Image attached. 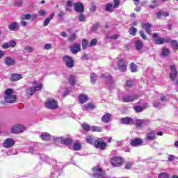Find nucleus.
<instances>
[{
    "label": "nucleus",
    "instance_id": "nucleus-17",
    "mask_svg": "<svg viewBox=\"0 0 178 178\" xmlns=\"http://www.w3.org/2000/svg\"><path fill=\"white\" fill-rule=\"evenodd\" d=\"M158 35H159V33H153L152 38H154V43L156 44V45H162L163 44V38H157Z\"/></svg>",
    "mask_w": 178,
    "mask_h": 178
},
{
    "label": "nucleus",
    "instance_id": "nucleus-53",
    "mask_svg": "<svg viewBox=\"0 0 178 178\" xmlns=\"http://www.w3.org/2000/svg\"><path fill=\"white\" fill-rule=\"evenodd\" d=\"M52 49V44L51 43H46L43 49H46L47 51H49V49Z\"/></svg>",
    "mask_w": 178,
    "mask_h": 178
},
{
    "label": "nucleus",
    "instance_id": "nucleus-21",
    "mask_svg": "<svg viewBox=\"0 0 178 178\" xmlns=\"http://www.w3.org/2000/svg\"><path fill=\"white\" fill-rule=\"evenodd\" d=\"M155 138H156V132L155 131H152L147 134L146 140L147 141H154Z\"/></svg>",
    "mask_w": 178,
    "mask_h": 178
},
{
    "label": "nucleus",
    "instance_id": "nucleus-43",
    "mask_svg": "<svg viewBox=\"0 0 178 178\" xmlns=\"http://www.w3.org/2000/svg\"><path fill=\"white\" fill-rule=\"evenodd\" d=\"M113 8V4H112L111 3H108L106 4L105 10L106 12H113V10H112Z\"/></svg>",
    "mask_w": 178,
    "mask_h": 178
},
{
    "label": "nucleus",
    "instance_id": "nucleus-31",
    "mask_svg": "<svg viewBox=\"0 0 178 178\" xmlns=\"http://www.w3.org/2000/svg\"><path fill=\"white\" fill-rule=\"evenodd\" d=\"M10 95H13V90L10 88L6 89L5 91L4 101H9L8 99H9Z\"/></svg>",
    "mask_w": 178,
    "mask_h": 178
},
{
    "label": "nucleus",
    "instance_id": "nucleus-4",
    "mask_svg": "<svg viewBox=\"0 0 178 178\" xmlns=\"http://www.w3.org/2000/svg\"><path fill=\"white\" fill-rule=\"evenodd\" d=\"M44 106L47 109H56L58 108V102L54 99H49L44 102Z\"/></svg>",
    "mask_w": 178,
    "mask_h": 178
},
{
    "label": "nucleus",
    "instance_id": "nucleus-63",
    "mask_svg": "<svg viewBox=\"0 0 178 178\" xmlns=\"http://www.w3.org/2000/svg\"><path fill=\"white\" fill-rule=\"evenodd\" d=\"M25 51H26L27 52L31 53L33 52V47H30V46H26L24 48Z\"/></svg>",
    "mask_w": 178,
    "mask_h": 178
},
{
    "label": "nucleus",
    "instance_id": "nucleus-41",
    "mask_svg": "<svg viewBox=\"0 0 178 178\" xmlns=\"http://www.w3.org/2000/svg\"><path fill=\"white\" fill-rule=\"evenodd\" d=\"M129 33L130 35L134 36V35H136V34H137V29L134 26H131L129 29Z\"/></svg>",
    "mask_w": 178,
    "mask_h": 178
},
{
    "label": "nucleus",
    "instance_id": "nucleus-47",
    "mask_svg": "<svg viewBox=\"0 0 178 178\" xmlns=\"http://www.w3.org/2000/svg\"><path fill=\"white\" fill-rule=\"evenodd\" d=\"M31 19V15L26 14L21 16V20H30Z\"/></svg>",
    "mask_w": 178,
    "mask_h": 178
},
{
    "label": "nucleus",
    "instance_id": "nucleus-38",
    "mask_svg": "<svg viewBox=\"0 0 178 178\" xmlns=\"http://www.w3.org/2000/svg\"><path fill=\"white\" fill-rule=\"evenodd\" d=\"M130 70L132 73H136V72L138 70L137 65H136L134 63H131L130 64Z\"/></svg>",
    "mask_w": 178,
    "mask_h": 178
},
{
    "label": "nucleus",
    "instance_id": "nucleus-14",
    "mask_svg": "<svg viewBox=\"0 0 178 178\" xmlns=\"http://www.w3.org/2000/svg\"><path fill=\"white\" fill-rule=\"evenodd\" d=\"M118 65V69L120 72H126V70H127V65L124 62V59L123 58L120 59Z\"/></svg>",
    "mask_w": 178,
    "mask_h": 178
},
{
    "label": "nucleus",
    "instance_id": "nucleus-54",
    "mask_svg": "<svg viewBox=\"0 0 178 178\" xmlns=\"http://www.w3.org/2000/svg\"><path fill=\"white\" fill-rule=\"evenodd\" d=\"M71 90H72L71 88H66L65 92L63 95V98H65V97H67V95H69V93L70 92Z\"/></svg>",
    "mask_w": 178,
    "mask_h": 178
},
{
    "label": "nucleus",
    "instance_id": "nucleus-29",
    "mask_svg": "<svg viewBox=\"0 0 178 178\" xmlns=\"http://www.w3.org/2000/svg\"><path fill=\"white\" fill-rule=\"evenodd\" d=\"M111 118H112L111 113H106L102 117V122L103 123H109L111 122Z\"/></svg>",
    "mask_w": 178,
    "mask_h": 178
},
{
    "label": "nucleus",
    "instance_id": "nucleus-52",
    "mask_svg": "<svg viewBox=\"0 0 178 178\" xmlns=\"http://www.w3.org/2000/svg\"><path fill=\"white\" fill-rule=\"evenodd\" d=\"M114 4L113 5V8L116 9L119 8V5H120V0H113Z\"/></svg>",
    "mask_w": 178,
    "mask_h": 178
},
{
    "label": "nucleus",
    "instance_id": "nucleus-5",
    "mask_svg": "<svg viewBox=\"0 0 178 178\" xmlns=\"http://www.w3.org/2000/svg\"><path fill=\"white\" fill-rule=\"evenodd\" d=\"M63 60L65 62L67 67L72 69L74 67V60L70 56H64L63 57Z\"/></svg>",
    "mask_w": 178,
    "mask_h": 178
},
{
    "label": "nucleus",
    "instance_id": "nucleus-15",
    "mask_svg": "<svg viewBox=\"0 0 178 178\" xmlns=\"http://www.w3.org/2000/svg\"><path fill=\"white\" fill-rule=\"evenodd\" d=\"M74 9L78 13H83L84 12V6L83 3L77 2L74 4Z\"/></svg>",
    "mask_w": 178,
    "mask_h": 178
},
{
    "label": "nucleus",
    "instance_id": "nucleus-22",
    "mask_svg": "<svg viewBox=\"0 0 178 178\" xmlns=\"http://www.w3.org/2000/svg\"><path fill=\"white\" fill-rule=\"evenodd\" d=\"M97 140V138L92 136H88L86 138V143H88V144H90L91 145H95Z\"/></svg>",
    "mask_w": 178,
    "mask_h": 178
},
{
    "label": "nucleus",
    "instance_id": "nucleus-10",
    "mask_svg": "<svg viewBox=\"0 0 178 178\" xmlns=\"http://www.w3.org/2000/svg\"><path fill=\"white\" fill-rule=\"evenodd\" d=\"M24 130V126L22 124H17L11 128V133H13V134H17L19 133H23Z\"/></svg>",
    "mask_w": 178,
    "mask_h": 178
},
{
    "label": "nucleus",
    "instance_id": "nucleus-61",
    "mask_svg": "<svg viewBox=\"0 0 178 178\" xmlns=\"http://www.w3.org/2000/svg\"><path fill=\"white\" fill-rule=\"evenodd\" d=\"M133 80H128V81H126V86H127V87H133Z\"/></svg>",
    "mask_w": 178,
    "mask_h": 178
},
{
    "label": "nucleus",
    "instance_id": "nucleus-1",
    "mask_svg": "<svg viewBox=\"0 0 178 178\" xmlns=\"http://www.w3.org/2000/svg\"><path fill=\"white\" fill-rule=\"evenodd\" d=\"M33 86L26 89V95L31 97L35 94L36 91H41L42 90V83H37L36 81L33 83ZM36 84V86H35Z\"/></svg>",
    "mask_w": 178,
    "mask_h": 178
},
{
    "label": "nucleus",
    "instance_id": "nucleus-48",
    "mask_svg": "<svg viewBox=\"0 0 178 178\" xmlns=\"http://www.w3.org/2000/svg\"><path fill=\"white\" fill-rule=\"evenodd\" d=\"M76 38H77L76 33H73L70 36L68 41H69V42H73L74 41L76 40Z\"/></svg>",
    "mask_w": 178,
    "mask_h": 178
},
{
    "label": "nucleus",
    "instance_id": "nucleus-45",
    "mask_svg": "<svg viewBox=\"0 0 178 178\" xmlns=\"http://www.w3.org/2000/svg\"><path fill=\"white\" fill-rule=\"evenodd\" d=\"M171 45L173 48V49H178V42L177 40H171Z\"/></svg>",
    "mask_w": 178,
    "mask_h": 178
},
{
    "label": "nucleus",
    "instance_id": "nucleus-26",
    "mask_svg": "<svg viewBox=\"0 0 178 178\" xmlns=\"http://www.w3.org/2000/svg\"><path fill=\"white\" fill-rule=\"evenodd\" d=\"M135 48L137 51H141L144 48V43L141 40H137L135 41Z\"/></svg>",
    "mask_w": 178,
    "mask_h": 178
},
{
    "label": "nucleus",
    "instance_id": "nucleus-59",
    "mask_svg": "<svg viewBox=\"0 0 178 178\" xmlns=\"http://www.w3.org/2000/svg\"><path fill=\"white\" fill-rule=\"evenodd\" d=\"M156 2H158L157 0L153 1V2H152L153 5H150L149 8H151V9H155V8H156V6H158V4L156 3Z\"/></svg>",
    "mask_w": 178,
    "mask_h": 178
},
{
    "label": "nucleus",
    "instance_id": "nucleus-49",
    "mask_svg": "<svg viewBox=\"0 0 178 178\" xmlns=\"http://www.w3.org/2000/svg\"><path fill=\"white\" fill-rule=\"evenodd\" d=\"M98 27H99V22L95 24L92 26H91V31H97L98 30Z\"/></svg>",
    "mask_w": 178,
    "mask_h": 178
},
{
    "label": "nucleus",
    "instance_id": "nucleus-33",
    "mask_svg": "<svg viewBox=\"0 0 178 178\" xmlns=\"http://www.w3.org/2000/svg\"><path fill=\"white\" fill-rule=\"evenodd\" d=\"M40 138H41L43 141H49V140H51V135L47 132H44L40 135Z\"/></svg>",
    "mask_w": 178,
    "mask_h": 178
},
{
    "label": "nucleus",
    "instance_id": "nucleus-19",
    "mask_svg": "<svg viewBox=\"0 0 178 178\" xmlns=\"http://www.w3.org/2000/svg\"><path fill=\"white\" fill-rule=\"evenodd\" d=\"M171 73L170 74V77L172 81H175L176 80V77H177V70H176V66L171 65Z\"/></svg>",
    "mask_w": 178,
    "mask_h": 178
},
{
    "label": "nucleus",
    "instance_id": "nucleus-3",
    "mask_svg": "<svg viewBox=\"0 0 178 178\" xmlns=\"http://www.w3.org/2000/svg\"><path fill=\"white\" fill-rule=\"evenodd\" d=\"M93 174L92 175V177L95 178H102L105 176V171L102 170V168L95 166L92 168Z\"/></svg>",
    "mask_w": 178,
    "mask_h": 178
},
{
    "label": "nucleus",
    "instance_id": "nucleus-27",
    "mask_svg": "<svg viewBox=\"0 0 178 178\" xmlns=\"http://www.w3.org/2000/svg\"><path fill=\"white\" fill-rule=\"evenodd\" d=\"M23 79V75L20 74H12L10 76L11 81H19Z\"/></svg>",
    "mask_w": 178,
    "mask_h": 178
},
{
    "label": "nucleus",
    "instance_id": "nucleus-23",
    "mask_svg": "<svg viewBox=\"0 0 178 178\" xmlns=\"http://www.w3.org/2000/svg\"><path fill=\"white\" fill-rule=\"evenodd\" d=\"M40 159L42 161H45V162H47V163H49V165H54L55 163V160L48 157L47 155L45 154H42L40 156Z\"/></svg>",
    "mask_w": 178,
    "mask_h": 178
},
{
    "label": "nucleus",
    "instance_id": "nucleus-40",
    "mask_svg": "<svg viewBox=\"0 0 178 178\" xmlns=\"http://www.w3.org/2000/svg\"><path fill=\"white\" fill-rule=\"evenodd\" d=\"M168 55H170V50L166 47H163L162 51V56L166 57L168 56Z\"/></svg>",
    "mask_w": 178,
    "mask_h": 178
},
{
    "label": "nucleus",
    "instance_id": "nucleus-8",
    "mask_svg": "<svg viewBox=\"0 0 178 178\" xmlns=\"http://www.w3.org/2000/svg\"><path fill=\"white\" fill-rule=\"evenodd\" d=\"M120 122L122 124H126L127 126L136 124V120L130 117L122 118Z\"/></svg>",
    "mask_w": 178,
    "mask_h": 178
},
{
    "label": "nucleus",
    "instance_id": "nucleus-2",
    "mask_svg": "<svg viewBox=\"0 0 178 178\" xmlns=\"http://www.w3.org/2000/svg\"><path fill=\"white\" fill-rule=\"evenodd\" d=\"M106 147H108V144L102 138H99L96 140V143L95 144V147L97 149H99L100 151H105L106 149Z\"/></svg>",
    "mask_w": 178,
    "mask_h": 178
},
{
    "label": "nucleus",
    "instance_id": "nucleus-44",
    "mask_svg": "<svg viewBox=\"0 0 178 178\" xmlns=\"http://www.w3.org/2000/svg\"><path fill=\"white\" fill-rule=\"evenodd\" d=\"M96 81H97V74H95V73H91L90 74V83H92V84H95Z\"/></svg>",
    "mask_w": 178,
    "mask_h": 178
},
{
    "label": "nucleus",
    "instance_id": "nucleus-34",
    "mask_svg": "<svg viewBox=\"0 0 178 178\" xmlns=\"http://www.w3.org/2000/svg\"><path fill=\"white\" fill-rule=\"evenodd\" d=\"M79 101L81 104H86V102L88 101V96L84 94L80 95L79 97Z\"/></svg>",
    "mask_w": 178,
    "mask_h": 178
},
{
    "label": "nucleus",
    "instance_id": "nucleus-60",
    "mask_svg": "<svg viewBox=\"0 0 178 178\" xmlns=\"http://www.w3.org/2000/svg\"><path fill=\"white\" fill-rule=\"evenodd\" d=\"M79 22H86V16L83 14H80L79 17Z\"/></svg>",
    "mask_w": 178,
    "mask_h": 178
},
{
    "label": "nucleus",
    "instance_id": "nucleus-46",
    "mask_svg": "<svg viewBox=\"0 0 178 178\" xmlns=\"http://www.w3.org/2000/svg\"><path fill=\"white\" fill-rule=\"evenodd\" d=\"M81 149V145L79 143L74 144V151H80Z\"/></svg>",
    "mask_w": 178,
    "mask_h": 178
},
{
    "label": "nucleus",
    "instance_id": "nucleus-6",
    "mask_svg": "<svg viewBox=\"0 0 178 178\" xmlns=\"http://www.w3.org/2000/svg\"><path fill=\"white\" fill-rule=\"evenodd\" d=\"M111 164L114 168H118L123 165V159L122 157H113L111 161Z\"/></svg>",
    "mask_w": 178,
    "mask_h": 178
},
{
    "label": "nucleus",
    "instance_id": "nucleus-51",
    "mask_svg": "<svg viewBox=\"0 0 178 178\" xmlns=\"http://www.w3.org/2000/svg\"><path fill=\"white\" fill-rule=\"evenodd\" d=\"M88 45V41L86 39H83V40H82V49H86Z\"/></svg>",
    "mask_w": 178,
    "mask_h": 178
},
{
    "label": "nucleus",
    "instance_id": "nucleus-12",
    "mask_svg": "<svg viewBox=\"0 0 178 178\" xmlns=\"http://www.w3.org/2000/svg\"><path fill=\"white\" fill-rule=\"evenodd\" d=\"M15 145V140L11 138H6L3 143V147L4 148H12Z\"/></svg>",
    "mask_w": 178,
    "mask_h": 178
},
{
    "label": "nucleus",
    "instance_id": "nucleus-9",
    "mask_svg": "<svg viewBox=\"0 0 178 178\" xmlns=\"http://www.w3.org/2000/svg\"><path fill=\"white\" fill-rule=\"evenodd\" d=\"M55 140L60 141V143H61V144H64V145H72V144L73 143V139L70 138L60 137L56 138Z\"/></svg>",
    "mask_w": 178,
    "mask_h": 178
},
{
    "label": "nucleus",
    "instance_id": "nucleus-18",
    "mask_svg": "<svg viewBox=\"0 0 178 178\" xmlns=\"http://www.w3.org/2000/svg\"><path fill=\"white\" fill-rule=\"evenodd\" d=\"M17 45L15 40H10L8 42H6L2 45L3 49H8V48H15Z\"/></svg>",
    "mask_w": 178,
    "mask_h": 178
},
{
    "label": "nucleus",
    "instance_id": "nucleus-39",
    "mask_svg": "<svg viewBox=\"0 0 178 178\" xmlns=\"http://www.w3.org/2000/svg\"><path fill=\"white\" fill-rule=\"evenodd\" d=\"M81 127L85 131H90L91 130V127L88 123L81 124Z\"/></svg>",
    "mask_w": 178,
    "mask_h": 178
},
{
    "label": "nucleus",
    "instance_id": "nucleus-28",
    "mask_svg": "<svg viewBox=\"0 0 178 178\" xmlns=\"http://www.w3.org/2000/svg\"><path fill=\"white\" fill-rule=\"evenodd\" d=\"M82 109L83 111H92V109H95V105L92 102H88L82 107Z\"/></svg>",
    "mask_w": 178,
    "mask_h": 178
},
{
    "label": "nucleus",
    "instance_id": "nucleus-56",
    "mask_svg": "<svg viewBox=\"0 0 178 178\" xmlns=\"http://www.w3.org/2000/svg\"><path fill=\"white\" fill-rule=\"evenodd\" d=\"M172 39L170 38H163V44H169V42H171Z\"/></svg>",
    "mask_w": 178,
    "mask_h": 178
},
{
    "label": "nucleus",
    "instance_id": "nucleus-55",
    "mask_svg": "<svg viewBox=\"0 0 178 178\" xmlns=\"http://www.w3.org/2000/svg\"><path fill=\"white\" fill-rule=\"evenodd\" d=\"M133 166L132 162H127L124 165V169H131V167Z\"/></svg>",
    "mask_w": 178,
    "mask_h": 178
},
{
    "label": "nucleus",
    "instance_id": "nucleus-16",
    "mask_svg": "<svg viewBox=\"0 0 178 178\" xmlns=\"http://www.w3.org/2000/svg\"><path fill=\"white\" fill-rule=\"evenodd\" d=\"M102 77L103 79H105L106 83H107V84H110L111 86L115 84V81H113V78L108 74H102Z\"/></svg>",
    "mask_w": 178,
    "mask_h": 178
},
{
    "label": "nucleus",
    "instance_id": "nucleus-32",
    "mask_svg": "<svg viewBox=\"0 0 178 178\" xmlns=\"http://www.w3.org/2000/svg\"><path fill=\"white\" fill-rule=\"evenodd\" d=\"M8 29L10 30V31H16L17 30H19V25L17 24V22H14L11 23L8 26Z\"/></svg>",
    "mask_w": 178,
    "mask_h": 178
},
{
    "label": "nucleus",
    "instance_id": "nucleus-37",
    "mask_svg": "<svg viewBox=\"0 0 178 178\" xmlns=\"http://www.w3.org/2000/svg\"><path fill=\"white\" fill-rule=\"evenodd\" d=\"M17 97L15 95H10L8 96V101H5L7 104H13L14 102H16Z\"/></svg>",
    "mask_w": 178,
    "mask_h": 178
},
{
    "label": "nucleus",
    "instance_id": "nucleus-20",
    "mask_svg": "<svg viewBox=\"0 0 178 178\" xmlns=\"http://www.w3.org/2000/svg\"><path fill=\"white\" fill-rule=\"evenodd\" d=\"M81 49V45L78 43H74V45L70 47V51L72 54H77V52H80Z\"/></svg>",
    "mask_w": 178,
    "mask_h": 178
},
{
    "label": "nucleus",
    "instance_id": "nucleus-30",
    "mask_svg": "<svg viewBox=\"0 0 178 178\" xmlns=\"http://www.w3.org/2000/svg\"><path fill=\"white\" fill-rule=\"evenodd\" d=\"M142 27L145 29L147 34H149V35H151V28L152 27V24L149 23H145L142 24Z\"/></svg>",
    "mask_w": 178,
    "mask_h": 178
},
{
    "label": "nucleus",
    "instance_id": "nucleus-58",
    "mask_svg": "<svg viewBox=\"0 0 178 178\" xmlns=\"http://www.w3.org/2000/svg\"><path fill=\"white\" fill-rule=\"evenodd\" d=\"M158 178H169V175L167 173H160Z\"/></svg>",
    "mask_w": 178,
    "mask_h": 178
},
{
    "label": "nucleus",
    "instance_id": "nucleus-36",
    "mask_svg": "<svg viewBox=\"0 0 178 178\" xmlns=\"http://www.w3.org/2000/svg\"><path fill=\"white\" fill-rule=\"evenodd\" d=\"M68 81L70 84V86H76V76L74 75H70L69 78H68Z\"/></svg>",
    "mask_w": 178,
    "mask_h": 178
},
{
    "label": "nucleus",
    "instance_id": "nucleus-50",
    "mask_svg": "<svg viewBox=\"0 0 178 178\" xmlns=\"http://www.w3.org/2000/svg\"><path fill=\"white\" fill-rule=\"evenodd\" d=\"M134 109L135 111V112H137L138 113L140 112H143V108L141 106H136L134 107Z\"/></svg>",
    "mask_w": 178,
    "mask_h": 178
},
{
    "label": "nucleus",
    "instance_id": "nucleus-25",
    "mask_svg": "<svg viewBox=\"0 0 178 178\" xmlns=\"http://www.w3.org/2000/svg\"><path fill=\"white\" fill-rule=\"evenodd\" d=\"M4 63L7 66H15V65H16V61L13 58L6 57L4 60Z\"/></svg>",
    "mask_w": 178,
    "mask_h": 178
},
{
    "label": "nucleus",
    "instance_id": "nucleus-11",
    "mask_svg": "<svg viewBox=\"0 0 178 178\" xmlns=\"http://www.w3.org/2000/svg\"><path fill=\"white\" fill-rule=\"evenodd\" d=\"M138 98V96L137 95H126L122 96V101L124 102H133V101H136Z\"/></svg>",
    "mask_w": 178,
    "mask_h": 178
},
{
    "label": "nucleus",
    "instance_id": "nucleus-7",
    "mask_svg": "<svg viewBox=\"0 0 178 178\" xmlns=\"http://www.w3.org/2000/svg\"><path fill=\"white\" fill-rule=\"evenodd\" d=\"M135 124L138 129H141L144 126H149L151 121L149 120H136Z\"/></svg>",
    "mask_w": 178,
    "mask_h": 178
},
{
    "label": "nucleus",
    "instance_id": "nucleus-35",
    "mask_svg": "<svg viewBox=\"0 0 178 178\" xmlns=\"http://www.w3.org/2000/svg\"><path fill=\"white\" fill-rule=\"evenodd\" d=\"M55 17V13H53L49 17H47L43 24V26L45 27L47 26H48L49 24V22H51V20H52V19H54V17Z\"/></svg>",
    "mask_w": 178,
    "mask_h": 178
},
{
    "label": "nucleus",
    "instance_id": "nucleus-57",
    "mask_svg": "<svg viewBox=\"0 0 178 178\" xmlns=\"http://www.w3.org/2000/svg\"><path fill=\"white\" fill-rule=\"evenodd\" d=\"M97 42H98V40H97V39H92L90 41L89 47H95V45H97Z\"/></svg>",
    "mask_w": 178,
    "mask_h": 178
},
{
    "label": "nucleus",
    "instance_id": "nucleus-62",
    "mask_svg": "<svg viewBox=\"0 0 178 178\" xmlns=\"http://www.w3.org/2000/svg\"><path fill=\"white\" fill-rule=\"evenodd\" d=\"M161 101H163V102H166L168 101H169V96H162L161 97Z\"/></svg>",
    "mask_w": 178,
    "mask_h": 178
},
{
    "label": "nucleus",
    "instance_id": "nucleus-24",
    "mask_svg": "<svg viewBox=\"0 0 178 178\" xmlns=\"http://www.w3.org/2000/svg\"><path fill=\"white\" fill-rule=\"evenodd\" d=\"M27 152L28 154H32L33 155H38V154H40V149L37 146H33L29 147Z\"/></svg>",
    "mask_w": 178,
    "mask_h": 178
},
{
    "label": "nucleus",
    "instance_id": "nucleus-13",
    "mask_svg": "<svg viewBox=\"0 0 178 178\" xmlns=\"http://www.w3.org/2000/svg\"><path fill=\"white\" fill-rule=\"evenodd\" d=\"M143 143H144L143 139L140 138H136L134 139L131 140L129 144L130 145H131V147H140V145H143Z\"/></svg>",
    "mask_w": 178,
    "mask_h": 178
},
{
    "label": "nucleus",
    "instance_id": "nucleus-64",
    "mask_svg": "<svg viewBox=\"0 0 178 178\" xmlns=\"http://www.w3.org/2000/svg\"><path fill=\"white\" fill-rule=\"evenodd\" d=\"M22 5H23V1L22 0L17 1L15 3V6H22Z\"/></svg>",
    "mask_w": 178,
    "mask_h": 178
},
{
    "label": "nucleus",
    "instance_id": "nucleus-42",
    "mask_svg": "<svg viewBox=\"0 0 178 178\" xmlns=\"http://www.w3.org/2000/svg\"><path fill=\"white\" fill-rule=\"evenodd\" d=\"M92 131H97V133H101L102 131V127H97V126H92L91 127Z\"/></svg>",
    "mask_w": 178,
    "mask_h": 178
}]
</instances>
